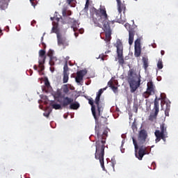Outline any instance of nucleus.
I'll return each instance as SVG.
<instances>
[{
	"label": "nucleus",
	"instance_id": "f257e3e1",
	"mask_svg": "<svg viewBox=\"0 0 178 178\" xmlns=\"http://www.w3.org/2000/svg\"><path fill=\"white\" fill-rule=\"evenodd\" d=\"M102 111L98 110L97 108V111L93 112V117L95 120V147L96 151L95 154V159H98L100 162V165L102 169H105V164L104 162V156L105 155V144H106V137H108V131L103 128L104 124H108V118L101 116Z\"/></svg>",
	"mask_w": 178,
	"mask_h": 178
},
{
	"label": "nucleus",
	"instance_id": "f03ea898",
	"mask_svg": "<svg viewBox=\"0 0 178 178\" xmlns=\"http://www.w3.org/2000/svg\"><path fill=\"white\" fill-rule=\"evenodd\" d=\"M92 20L96 27L102 29L105 33L104 41L106 44H111L112 40V29H111V24H113V22L109 21V17L106 13L105 6H100L99 9L94 8L92 16Z\"/></svg>",
	"mask_w": 178,
	"mask_h": 178
},
{
	"label": "nucleus",
	"instance_id": "7ed1b4c3",
	"mask_svg": "<svg viewBox=\"0 0 178 178\" xmlns=\"http://www.w3.org/2000/svg\"><path fill=\"white\" fill-rule=\"evenodd\" d=\"M127 81L129 84L130 92H136L137 89L141 86V79L136 74L135 69H130L128 72Z\"/></svg>",
	"mask_w": 178,
	"mask_h": 178
},
{
	"label": "nucleus",
	"instance_id": "20e7f679",
	"mask_svg": "<svg viewBox=\"0 0 178 178\" xmlns=\"http://www.w3.org/2000/svg\"><path fill=\"white\" fill-rule=\"evenodd\" d=\"M133 144L135 148V156L138 158L139 161H143V158H144V155H149L151 152V147L145 146L144 145H138L137 144V140L133 138Z\"/></svg>",
	"mask_w": 178,
	"mask_h": 178
},
{
	"label": "nucleus",
	"instance_id": "39448f33",
	"mask_svg": "<svg viewBox=\"0 0 178 178\" xmlns=\"http://www.w3.org/2000/svg\"><path fill=\"white\" fill-rule=\"evenodd\" d=\"M115 47L117 48L118 63L120 66L123 67L124 65V58L123 57V43H122V40L118 39Z\"/></svg>",
	"mask_w": 178,
	"mask_h": 178
},
{
	"label": "nucleus",
	"instance_id": "423d86ee",
	"mask_svg": "<svg viewBox=\"0 0 178 178\" xmlns=\"http://www.w3.org/2000/svg\"><path fill=\"white\" fill-rule=\"evenodd\" d=\"M159 101H161V98H158V97H156L154 104V108L153 111H154V114H150L149 116V120L150 122H154V120H156V116H158V113H159Z\"/></svg>",
	"mask_w": 178,
	"mask_h": 178
},
{
	"label": "nucleus",
	"instance_id": "0eeeda50",
	"mask_svg": "<svg viewBox=\"0 0 178 178\" xmlns=\"http://www.w3.org/2000/svg\"><path fill=\"white\" fill-rule=\"evenodd\" d=\"M147 86V90L143 93L145 98H149V95H154L155 94V85H154L152 81H149Z\"/></svg>",
	"mask_w": 178,
	"mask_h": 178
},
{
	"label": "nucleus",
	"instance_id": "6e6552de",
	"mask_svg": "<svg viewBox=\"0 0 178 178\" xmlns=\"http://www.w3.org/2000/svg\"><path fill=\"white\" fill-rule=\"evenodd\" d=\"M117 1V8H118V11L120 15V18H117L116 20L119 23L122 19V13L123 12L124 15H126V5L120 0H116Z\"/></svg>",
	"mask_w": 178,
	"mask_h": 178
},
{
	"label": "nucleus",
	"instance_id": "1a4fd4ad",
	"mask_svg": "<svg viewBox=\"0 0 178 178\" xmlns=\"http://www.w3.org/2000/svg\"><path fill=\"white\" fill-rule=\"evenodd\" d=\"M57 44L58 47H62L63 49H65V47L69 45V42L67 41V39H66V37L62 35L61 34H58Z\"/></svg>",
	"mask_w": 178,
	"mask_h": 178
},
{
	"label": "nucleus",
	"instance_id": "9d476101",
	"mask_svg": "<svg viewBox=\"0 0 178 178\" xmlns=\"http://www.w3.org/2000/svg\"><path fill=\"white\" fill-rule=\"evenodd\" d=\"M147 137H148V133L145 131V129H141L139 131L138 136V144H145V141L147 140Z\"/></svg>",
	"mask_w": 178,
	"mask_h": 178
},
{
	"label": "nucleus",
	"instance_id": "9b49d317",
	"mask_svg": "<svg viewBox=\"0 0 178 178\" xmlns=\"http://www.w3.org/2000/svg\"><path fill=\"white\" fill-rule=\"evenodd\" d=\"M134 56L138 58L141 55V39L138 38L135 41Z\"/></svg>",
	"mask_w": 178,
	"mask_h": 178
},
{
	"label": "nucleus",
	"instance_id": "f8f14e48",
	"mask_svg": "<svg viewBox=\"0 0 178 178\" xmlns=\"http://www.w3.org/2000/svg\"><path fill=\"white\" fill-rule=\"evenodd\" d=\"M103 92H104V90L102 89H100L97 93V96L95 100V104L99 110V113L100 111H104V108H102L101 105H99V101H101V95H102Z\"/></svg>",
	"mask_w": 178,
	"mask_h": 178
},
{
	"label": "nucleus",
	"instance_id": "ddd939ff",
	"mask_svg": "<svg viewBox=\"0 0 178 178\" xmlns=\"http://www.w3.org/2000/svg\"><path fill=\"white\" fill-rule=\"evenodd\" d=\"M86 74H87V70H82L78 71L76 72V76L75 78V81H76V83H81Z\"/></svg>",
	"mask_w": 178,
	"mask_h": 178
},
{
	"label": "nucleus",
	"instance_id": "4468645a",
	"mask_svg": "<svg viewBox=\"0 0 178 178\" xmlns=\"http://www.w3.org/2000/svg\"><path fill=\"white\" fill-rule=\"evenodd\" d=\"M69 23L72 24L71 28L73 29V31L76 32L79 30V27H80V24L79 23V21L69 17Z\"/></svg>",
	"mask_w": 178,
	"mask_h": 178
},
{
	"label": "nucleus",
	"instance_id": "2eb2a0df",
	"mask_svg": "<svg viewBox=\"0 0 178 178\" xmlns=\"http://www.w3.org/2000/svg\"><path fill=\"white\" fill-rule=\"evenodd\" d=\"M74 99L72 97H63V100L60 102L63 108H66V106H68V105H71Z\"/></svg>",
	"mask_w": 178,
	"mask_h": 178
},
{
	"label": "nucleus",
	"instance_id": "dca6fc26",
	"mask_svg": "<svg viewBox=\"0 0 178 178\" xmlns=\"http://www.w3.org/2000/svg\"><path fill=\"white\" fill-rule=\"evenodd\" d=\"M134 35H136V29L134 28H131L129 30V44L132 45L134 41Z\"/></svg>",
	"mask_w": 178,
	"mask_h": 178
},
{
	"label": "nucleus",
	"instance_id": "f3484780",
	"mask_svg": "<svg viewBox=\"0 0 178 178\" xmlns=\"http://www.w3.org/2000/svg\"><path fill=\"white\" fill-rule=\"evenodd\" d=\"M154 136L156 137V143H159L161 141V138L165 136V134L163 132H161L159 130H156L154 132Z\"/></svg>",
	"mask_w": 178,
	"mask_h": 178
},
{
	"label": "nucleus",
	"instance_id": "a211bd4d",
	"mask_svg": "<svg viewBox=\"0 0 178 178\" xmlns=\"http://www.w3.org/2000/svg\"><path fill=\"white\" fill-rule=\"evenodd\" d=\"M45 59H47V56H39L38 63L40 72H42L44 69V63H45Z\"/></svg>",
	"mask_w": 178,
	"mask_h": 178
},
{
	"label": "nucleus",
	"instance_id": "6ab92c4d",
	"mask_svg": "<svg viewBox=\"0 0 178 178\" xmlns=\"http://www.w3.org/2000/svg\"><path fill=\"white\" fill-rule=\"evenodd\" d=\"M59 25L58 23L54 22H53V27L51 29V33H55L58 37V34H60L59 33Z\"/></svg>",
	"mask_w": 178,
	"mask_h": 178
},
{
	"label": "nucleus",
	"instance_id": "aec40b11",
	"mask_svg": "<svg viewBox=\"0 0 178 178\" xmlns=\"http://www.w3.org/2000/svg\"><path fill=\"white\" fill-rule=\"evenodd\" d=\"M8 0H0V9L5 10L8 8Z\"/></svg>",
	"mask_w": 178,
	"mask_h": 178
},
{
	"label": "nucleus",
	"instance_id": "412c9836",
	"mask_svg": "<svg viewBox=\"0 0 178 178\" xmlns=\"http://www.w3.org/2000/svg\"><path fill=\"white\" fill-rule=\"evenodd\" d=\"M88 103L92 106L91 107L92 113V114L95 113L97 112V109L95 108V105H94V99H92V98L89 99Z\"/></svg>",
	"mask_w": 178,
	"mask_h": 178
},
{
	"label": "nucleus",
	"instance_id": "4be33fe9",
	"mask_svg": "<svg viewBox=\"0 0 178 178\" xmlns=\"http://www.w3.org/2000/svg\"><path fill=\"white\" fill-rule=\"evenodd\" d=\"M62 15L63 17H66V16H72V10H67V8H63L62 10Z\"/></svg>",
	"mask_w": 178,
	"mask_h": 178
},
{
	"label": "nucleus",
	"instance_id": "5701e85b",
	"mask_svg": "<svg viewBox=\"0 0 178 178\" xmlns=\"http://www.w3.org/2000/svg\"><path fill=\"white\" fill-rule=\"evenodd\" d=\"M80 108V104L77 102H74V103H71L70 105V109H73L74 111L79 109Z\"/></svg>",
	"mask_w": 178,
	"mask_h": 178
},
{
	"label": "nucleus",
	"instance_id": "b1692460",
	"mask_svg": "<svg viewBox=\"0 0 178 178\" xmlns=\"http://www.w3.org/2000/svg\"><path fill=\"white\" fill-rule=\"evenodd\" d=\"M142 60L143 63V67L145 70H147V69H148V58L143 57Z\"/></svg>",
	"mask_w": 178,
	"mask_h": 178
},
{
	"label": "nucleus",
	"instance_id": "393cba45",
	"mask_svg": "<svg viewBox=\"0 0 178 178\" xmlns=\"http://www.w3.org/2000/svg\"><path fill=\"white\" fill-rule=\"evenodd\" d=\"M56 60H58V58H56V57H55V56L50 57V60H49L50 66H54L55 65V62H56Z\"/></svg>",
	"mask_w": 178,
	"mask_h": 178
},
{
	"label": "nucleus",
	"instance_id": "a878e982",
	"mask_svg": "<svg viewBox=\"0 0 178 178\" xmlns=\"http://www.w3.org/2000/svg\"><path fill=\"white\" fill-rule=\"evenodd\" d=\"M160 129H161V132L163 133L165 135L168 134V131H166V127H165V124H162L160 126Z\"/></svg>",
	"mask_w": 178,
	"mask_h": 178
},
{
	"label": "nucleus",
	"instance_id": "bb28decb",
	"mask_svg": "<svg viewBox=\"0 0 178 178\" xmlns=\"http://www.w3.org/2000/svg\"><path fill=\"white\" fill-rule=\"evenodd\" d=\"M51 106H52L53 109H62V106L60 104H51Z\"/></svg>",
	"mask_w": 178,
	"mask_h": 178
},
{
	"label": "nucleus",
	"instance_id": "cd10ccee",
	"mask_svg": "<svg viewBox=\"0 0 178 178\" xmlns=\"http://www.w3.org/2000/svg\"><path fill=\"white\" fill-rule=\"evenodd\" d=\"M158 69L161 70L163 68V63H162V59L159 58L157 63Z\"/></svg>",
	"mask_w": 178,
	"mask_h": 178
},
{
	"label": "nucleus",
	"instance_id": "c85d7f7f",
	"mask_svg": "<svg viewBox=\"0 0 178 178\" xmlns=\"http://www.w3.org/2000/svg\"><path fill=\"white\" fill-rule=\"evenodd\" d=\"M63 81L64 83H66L67 81H69V74H63Z\"/></svg>",
	"mask_w": 178,
	"mask_h": 178
},
{
	"label": "nucleus",
	"instance_id": "c756f323",
	"mask_svg": "<svg viewBox=\"0 0 178 178\" xmlns=\"http://www.w3.org/2000/svg\"><path fill=\"white\" fill-rule=\"evenodd\" d=\"M68 71H69V67L67 66V63H66L63 67V74H68L67 73Z\"/></svg>",
	"mask_w": 178,
	"mask_h": 178
},
{
	"label": "nucleus",
	"instance_id": "7c9ffc66",
	"mask_svg": "<svg viewBox=\"0 0 178 178\" xmlns=\"http://www.w3.org/2000/svg\"><path fill=\"white\" fill-rule=\"evenodd\" d=\"M47 56H49V58H52L54 56V50L49 49L47 52Z\"/></svg>",
	"mask_w": 178,
	"mask_h": 178
},
{
	"label": "nucleus",
	"instance_id": "2f4dec72",
	"mask_svg": "<svg viewBox=\"0 0 178 178\" xmlns=\"http://www.w3.org/2000/svg\"><path fill=\"white\" fill-rule=\"evenodd\" d=\"M45 54H46L45 50L41 49L39 51V56H46Z\"/></svg>",
	"mask_w": 178,
	"mask_h": 178
},
{
	"label": "nucleus",
	"instance_id": "473e14b6",
	"mask_svg": "<svg viewBox=\"0 0 178 178\" xmlns=\"http://www.w3.org/2000/svg\"><path fill=\"white\" fill-rule=\"evenodd\" d=\"M132 130H134V131H137V124H136V122H133L132 123Z\"/></svg>",
	"mask_w": 178,
	"mask_h": 178
},
{
	"label": "nucleus",
	"instance_id": "72a5a7b5",
	"mask_svg": "<svg viewBox=\"0 0 178 178\" xmlns=\"http://www.w3.org/2000/svg\"><path fill=\"white\" fill-rule=\"evenodd\" d=\"M42 41H44V36H42V37L41 38V42H42V47H43L44 49H45V48H47V45H46L45 43H44V42H42Z\"/></svg>",
	"mask_w": 178,
	"mask_h": 178
},
{
	"label": "nucleus",
	"instance_id": "f704fd0d",
	"mask_svg": "<svg viewBox=\"0 0 178 178\" xmlns=\"http://www.w3.org/2000/svg\"><path fill=\"white\" fill-rule=\"evenodd\" d=\"M44 86H46L47 87V88H49V87H51V85L49 83V81H48V80L45 81Z\"/></svg>",
	"mask_w": 178,
	"mask_h": 178
},
{
	"label": "nucleus",
	"instance_id": "c9c22d12",
	"mask_svg": "<svg viewBox=\"0 0 178 178\" xmlns=\"http://www.w3.org/2000/svg\"><path fill=\"white\" fill-rule=\"evenodd\" d=\"M111 89L113 90V91L114 92H118V87L115 86L114 85H113V86H111Z\"/></svg>",
	"mask_w": 178,
	"mask_h": 178
},
{
	"label": "nucleus",
	"instance_id": "e433bc0d",
	"mask_svg": "<svg viewBox=\"0 0 178 178\" xmlns=\"http://www.w3.org/2000/svg\"><path fill=\"white\" fill-rule=\"evenodd\" d=\"M133 111L135 112V113H137L138 112V106H134Z\"/></svg>",
	"mask_w": 178,
	"mask_h": 178
},
{
	"label": "nucleus",
	"instance_id": "4c0bfd02",
	"mask_svg": "<svg viewBox=\"0 0 178 178\" xmlns=\"http://www.w3.org/2000/svg\"><path fill=\"white\" fill-rule=\"evenodd\" d=\"M89 5H90V0H86V5H85V9H88Z\"/></svg>",
	"mask_w": 178,
	"mask_h": 178
},
{
	"label": "nucleus",
	"instance_id": "58836bf2",
	"mask_svg": "<svg viewBox=\"0 0 178 178\" xmlns=\"http://www.w3.org/2000/svg\"><path fill=\"white\" fill-rule=\"evenodd\" d=\"M108 86L110 87V88H111L113 86V82L112 81H109L108 82Z\"/></svg>",
	"mask_w": 178,
	"mask_h": 178
},
{
	"label": "nucleus",
	"instance_id": "ea45409f",
	"mask_svg": "<svg viewBox=\"0 0 178 178\" xmlns=\"http://www.w3.org/2000/svg\"><path fill=\"white\" fill-rule=\"evenodd\" d=\"M51 114V111H49L48 113H44L43 115L46 118H49V115Z\"/></svg>",
	"mask_w": 178,
	"mask_h": 178
},
{
	"label": "nucleus",
	"instance_id": "a19ab883",
	"mask_svg": "<svg viewBox=\"0 0 178 178\" xmlns=\"http://www.w3.org/2000/svg\"><path fill=\"white\" fill-rule=\"evenodd\" d=\"M166 138H168V134L167 135H164L162 138L161 140H163V141H164V143L166 141Z\"/></svg>",
	"mask_w": 178,
	"mask_h": 178
},
{
	"label": "nucleus",
	"instance_id": "79ce46f5",
	"mask_svg": "<svg viewBox=\"0 0 178 178\" xmlns=\"http://www.w3.org/2000/svg\"><path fill=\"white\" fill-rule=\"evenodd\" d=\"M66 2L69 5H72V2H74V0H66Z\"/></svg>",
	"mask_w": 178,
	"mask_h": 178
},
{
	"label": "nucleus",
	"instance_id": "37998d69",
	"mask_svg": "<svg viewBox=\"0 0 178 178\" xmlns=\"http://www.w3.org/2000/svg\"><path fill=\"white\" fill-rule=\"evenodd\" d=\"M63 91L65 94H67L69 92V88L66 87L65 88L63 89Z\"/></svg>",
	"mask_w": 178,
	"mask_h": 178
},
{
	"label": "nucleus",
	"instance_id": "c03bdc74",
	"mask_svg": "<svg viewBox=\"0 0 178 178\" xmlns=\"http://www.w3.org/2000/svg\"><path fill=\"white\" fill-rule=\"evenodd\" d=\"M29 1H30L31 3L32 6L35 7V3L34 2V0H29Z\"/></svg>",
	"mask_w": 178,
	"mask_h": 178
},
{
	"label": "nucleus",
	"instance_id": "a18cd8bd",
	"mask_svg": "<svg viewBox=\"0 0 178 178\" xmlns=\"http://www.w3.org/2000/svg\"><path fill=\"white\" fill-rule=\"evenodd\" d=\"M104 56H104V54H101V55H99V58L100 59H102V60H104Z\"/></svg>",
	"mask_w": 178,
	"mask_h": 178
},
{
	"label": "nucleus",
	"instance_id": "49530a36",
	"mask_svg": "<svg viewBox=\"0 0 178 178\" xmlns=\"http://www.w3.org/2000/svg\"><path fill=\"white\" fill-rule=\"evenodd\" d=\"M79 33H80V34H83L84 33V29H79Z\"/></svg>",
	"mask_w": 178,
	"mask_h": 178
},
{
	"label": "nucleus",
	"instance_id": "de8ad7c7",
	"mask_svg": "<svg viewBox=\"0 0 178 178\" xmlns=\"http://www.w3.org/2000/svg\"><path fill=\"white\" fill-rule=\"evenodd\" d=\"M152 166H153V169H155V166H156V164L155 163V162H153L152 163Z\"/></svg>",
	"mask_w": 178,
	"mask_h": 178
},
{
	"label": "nucleus",
	"instance_id": "09e8293b",
	"mask_svg": "<svg viewBox=\"0 0 178 178\" xmlns=\"http://www.w3.org/2000/svg\"><path fill=\"white\" fill-rule=\"evenodd\" d=\"M33 69H34V70H38V67H37V65H35L33 66Z\"/></svg>",
	"mask_w": 178,
	"mask_h": 178
},
{
	"label": "nucleus",
	"instance_id": "8fccbe9b",
	"mask_svg": "<svg viewBox=\"0 0 178 178\" xmlns=\"http://www.w3.org/2000/svg\"><path fill=\"white\" fill-rule=\"evenodd\" d=\"M35 20H33L32 22H31V26H34V24H35Z\"/></svg>",
	"mask_w": 178,
	"mask_h": 178
},
{
	"label": "nucleus",
	"instance_id": "3c124183",
	"mask_svg": "<svg viewBox=\"0 0 178 178\" xmlns=\"http://www.w3.org/2000/svg\"><path fill=\"white\" fill-rule=\"evenodd\" d=\"M74 35L76 37V38H77V37H79V33H76V31L74 32Z\"/></svg>",
	"mask_w": 178,
	"mask_h": 178
},
{
	"label": "nucleus",
	"instance_id": "603ef678",
	"mask_svg": "<svg viewBox=\"0 0 178 178\" xmlns=\"http://www.w3.org/2000/svg\"><path fill=\"white\" fill-rule=\"evenodd\" d=\"M161 54L162 56L165 55V51L161 50Z\"/></svg>",
	"mask_w": 178,
	"mask_h": 178
},
{
	"label": "nucleus",
	"instance_id": "864d4df0",
	"mask_svg": "<svg viewBox=\"0 0 178 178\" xmlns=\"http://www.w3.org/2000/svg\"><path fill=\"white\" fill-rule=\"evenodd\" d=\"M55 20L57 21V23H58V22H59V20H60V18L59 17H55Z\"/></svg>",
	"mask_w": 178,
	"mask_h": 178
},
{
	"label": "nucleus",
	"instance_id": "5fc2aeb1",
	"mask_svg": "<svg viewBox=\"0 0 178 178\" xmlns=\"http://www.w3.org/2000/svg\"><path fill=\"white\" fill-rule=\"evenodd\" d=\"M50 19H51V20L52 22H54V20H55V17H51Z\"/></svg>",
	"mask_w": 178,
	"mask_h": 178
},
{
	"label": "nucleus",
	"instance_id": "6e6d98bb",
	"mask_svg": "<svg viewBox=\"0 0 178 178\" xmlns=\"http://www.w3.org/2000/svg\"><path fill=\"white\" fill-rule=\"evenodd\" d=\"M115 162H112V166H113V168H115Z\"/></svg>",
	"mask_w": 178,
	"mask_h": 178
},
{
	"label": "nucleus",
	"instance_id": "4d7b16f0",
	"mask_svg": "<svg viewBox=\"0 0 178 178\" xmlns=\"http://www.w3.org/2000/svg\"><path fill=\"white\" fill-rule=\"evenodd\" d=\"M106 88H108V87H106L102 89L103 92L105 91V90H106Z\"/></svg>",
	"mask_w": 178,
	"mask_h": 178
},
{
	"label": "nucleus",
	"instance_id": "13d9d810",
	"mask_svg": "<svg viewBox=\"0 0 178 178\" xmlns=\"http://www.w3.org/2000/svg\"><path fill=\"white\" fill-rule=\"evenodd\" d=\"M109 51H105V54H109Z\"/></svg>",
	"mask_w": 178,
	"mask_h": 178
},
{
	"label": "nucleus",
	"instance_id": "bf43d9fd",
	"mask_svg": "<svg viewBox=\"0 0 178 178\" xmlns=\"http://www.w3.org/2000/svg\"><path fill=\"white\" fill-rule=\"evenodd\" d=\"M135 1H137V0H135Z\"/></svg>",
	"mask_w": 178,
	"mask_h": 178
}]
</instances>
